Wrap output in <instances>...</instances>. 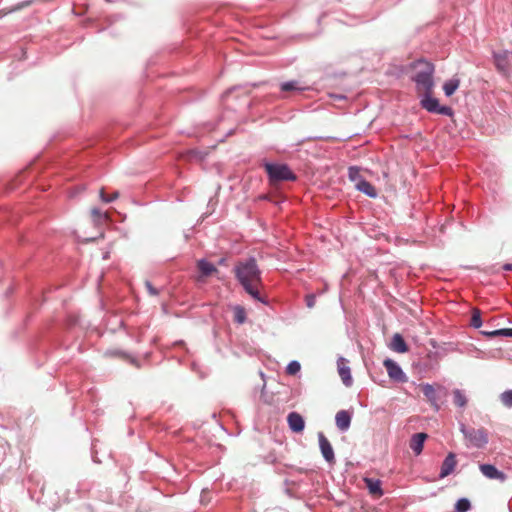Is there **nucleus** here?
Here are the masks:
<instances>
[{
	"label": "nucleus",
	"instance_id": "f257e3e1",
	"mask_svg": "<svg viewBox=\"0 0 512 512\" xmlns=\"http://www.w3.org/2000/svg\"><path fill=\"white\" fill-rule=\"evenodd\" d=\"M234 275L243 290L252 299L267 305L268 300L260 294V287L263 284L262 271L260 270L255 257L240 259L234 266Z\"/></svg>",
	"mask_w": 512,
	"mask_h": 512
},
{
	"label": "nucleus",
	"instance_id": "f03ea898",
	"mask_svg": "<svg viewBox=\"0 0 512 512\" xmlns=\"http://www.w3.org/2000/svg\"><path fill=\"white\" fill-rule=\"evenodd\" d=\"M417 71L415 75L412 77L413 81L416 83L417 90L419 92H432L434 87L433 81V73L434 66L432 63L427 61H418L416 64Z\"/></svg>",
	"mask_w": 512,
	"mask_h": 512
},
{
	"label": "nucleus",
	"instance_id": "7ed1b4c3",
	"mask_svg": "<svg viewBox=\"0 0 512 512\" xmlns=\"http://www.w3.org/2000/svg\"><path fill=\"white\" fill-rule=\"evenodd\" d=\"M270 182L294 181L296 175L286 164L264 163Z\"/></svg>",
	"mask_w": 512,
	"mask_h": 512
},
{
	"label": "nucleus",
	"instance_id": "20e7f679",
	"mask_svg": "<svg viewBox=\"0 0 512 512\" xmlns=\"http://www.w3.org/2000/svg\"><path fill=\"white\" fill-rule=\"evenodd\" d=\"M460 431L472 447L483 448L488 443V434L483 428H468L462 423L460 424Z\"/></svg>",
	"mask_w": 512,
	"mask_h": 512
},
{
	"label": "nucleus",
	"instance_id": "39448f33",
	"mask_svg": "<svg viewBox=\"0 0 512 512\" xmlns=\"http://www.w3.org/2000/svg\"><path fill=\"white\" fill-rule=\"evenodd\" d=\"M431 93L432 92H424V95L420 101L422 108L430 113L449 117L453 116V109L449 106L440 105L438 99L432 97Z\"/></svg>",
	"mask_w": 512,
	"mask_h": 512
},
{
	"label": "nucleus",
	"instance_id": "423d86ee",
	"mask_svg": "<svg viewBox=\"0 0 512 512\" xmlns=\"http://www.w3.org/2000/svg\"><path fill=\"white\" fill-rule=\"evenodd\" d=\"M383 365L385 366L387 373L392 380L400 383L407 381V377L402 368L394 360L387 358L384 360Z\"/></svg>",
	"mask_w": 512,
	"mask_h": 512
},
{
	"label": "nucleus",
	"instance_id": "0eeeda50",
	"mask_svg": "<svg viewBox=\"0 0 512 512\" xmlns=\"http://www.w3.org/2000/svg\"><path fill=\"white\" fill-rule=\"evenodd\" d=\"M512 53L508 51H499L493 53V59L497 70L503 74L508 73Z\"/></svg>",
	"mask_w": 512,
	"mask_h": 512
},
{
	"label": "nucleus",
	"instance_id": "6e6552de",
	"mask_svg": "<svg viewBox=\"0 0 512 512\" xmlns=\"http://www.w3.org/2000/svg\"><path fill=\"white\" fill-rule=\"evenodd\" d=\"M318 440H319V447H320L323 458L328 463H334L335 455H334V451H333L332 445L330 444L329 440L325 437V435L322 432L318 433Z\"/></svg>",
	"mask_w": 512,
	"mask_h": 512
},
{
	"label": "nucleus",
	"instance_id": "1a4fd4ad",
	"mask_svg": "<svg viewBox=\"0 0 512 512\" xmlns=\"http://www.w3.org/2000/svg\"><path fill=\"white\" fill-rule=\"evenodd\" d=\"M456 465V455L453 452L448 453L442 462L439 478L443 479L453 473Z\"/></svg>",
	"mask_w": 512,
	"mask_h": 512
},
{
	"label": "nucleus",
	"instance_id": "9d476101",
	"mask_svg": "<svg viewBox=\"0 0 512 512\" xmlns=\"http://www.w3.org/2000/svg\"><path fill=\"white\" fill-rule=\"evenodd\" d=\"M289 428L295 432L300 433L305 428V421L303 417L297 412H290L287 416Z\"/></svg>",
	"mask_w": 512,
	"mask_h": 512
},
{
	"label": "nucleus",
	"instance_id": "9b49d317",
	"mask_svg": "<svg viewBox=\"0 0 512 512\" xmlns=\"http://www.w3.org/2000/svg\"><path fill=\"white\" fill-rule=\"evenodd\" d=\"M479 468L482 474L488 479H498L502 482L506 479L505 474L492 464H481Z\"/></svg>",
	"mask_w": 512,
	"mask_h": 512
},
{
	"label": "nucleus",
	"instance_id": "f8f14e48",
	"mask_svg": "<svg viewBox=\"0 0 512 512\" xmlns=\"http://www.w3.org/2000/svg\"><path fill=\"white\" fill-rule=\"evenodd\" d=\"M336 426L340 431H347L351 424V415L346 410L337 412L335 416Z\"/></svg>",
	"mask_w": 512,
	"mask_h": 512
},
{
	"label": "nucleus",
	"instance_id": "ddd939ff",
	"mask_svg": "<svg viewBox=\"0 0 512 512\" xmlns=\"http://www.w3.org/2000/svg\"><path fill=\"white\" fill-rule=\"evenodd\" d=\"M426 438L427 434L422 432L416 433L411 437L409 446L415 455L421 454Z\"/></svg>",
	"mask_w": 512,
	"mask_h": 512
},
{
	"label": "nucleus",
	"instance_id": "4468645a",
	"mask_svg": "<svg viewBox=\"0 0 512 512\" xmlns=\"http://www.w3.org/2000/svg\"><path fill=\"white\" fill-rule=\"evenodd\" d=\"M355 187L358 191L364 193L366 196L370 198H376L377 197V190L376 188L367 180L360 179L356 184Z\"/></svg>",
	"mask_w": 512,
	"mask_h": 512
},
{
	"label": "nucleus",
	"instance_id": "2eb2a0df",
	"mask_svg": "<svg viewBox=\"0 0 512 512\" xmlns=\"http://www.w3.org/2000/svg\"><path fill=\"white\" fill-rule=\"evenodd\" d=\"M364 482H365L366 488L368 489V491L371 495L378 496V497L383 495L381 481L379 479L365 477Z\"/></svg>",
	"mask_w": 512,
	"mask_h": 512
},
{
	"label": "nucleus",
	"instance_id": "dca6fc26",
	"mask_svg": "<svg viewBox=\"0 0 512 512\" xmlns=\"http://www.w3.org/2000/svg\"><path fill=\"white\" fill-rule=\"evenodd\" d=\"M338 373L345 386L349 387L352 384V377L350 368L344 364V358L338 360Z\"/></svg>",
	"mask_w": 512,
	"mask_h": 512
},
{
	"label": "nucleus",
	"instance_id": "f3484780",
	"mask_svg": "<svg viewBox=\"0 0 512 512\" xmlns=\"http://www.w3.org/2000/svg\"><path fill=\"white\" fill-rule=\"evenodd\" d=\"M390 348L397 353H405L408 351V346L401 334L396 333L392 337Z\"/></svg>",
	"mask_w": 512,
	"mask_h": 512
},
{
	"label": "nucleus",
	"instance_id": "a211bd4d",
	"mask_svg": "<svg viewBox=\"0 0 512 512\" xmlns=\"http://www.w3.org/2000/svg\"><path fill=\"white\" fill-rule=\"evenodd\" d=\"M421 390L423 395L427 398V400L438 409V398L434 386L429 383H426L421 386Z\"/></svg>",
	"mask_w": 512,
	"mask_h": 512
},
{
	"label": "nucleus",
	"instance_id": "6ab92c4d",
	"mask_svg": "<svg viewBox=\"0 0 512 512\" xmlns=\"http://www.w3.org/2000/svg\"><path fill=\"white\" fill-rule=\"evenodd\" d=\"M197 267H198L201 275L204 277H209L213 273L218 272L217 268L212 263L207 261L206 259L198 260Z\"/></svg>",
	"mask_w": 512,
	"mask_h": 512
},
{
	"label": "nucleus",
	"instance_id": "aec40b11",
	"mask_svg": "<svg viewBox=\"0 0 512 512\" xmlns=\"http://www.w3.org/2000/svg\"><path fill=\"white\" fill-rule=\"evenodd\" d=\"M92 220L95 226L101 227L105 223L108 222L109 216L106 212H102L98 208H93L91 210Z\"/></svg>",
	"mask_w": 512,
	"mask_h": 512
},
{
	"label": "nucleus",
	"instance_id": "412c9836",
	"mask_svg": "<svg viewBox=\"0 0 512 512\" xmlns=\"http://www.w3.org/2000/svg\"><path fill=\"white\" fill-rule=\"evenodd\" d=\"M280 89L283 92L297 91L302 92L307 89L306 86L300 84L297 80L287 81L280 84Z\"/></svg>",
	"mask_w": 512,
	"mask_h": 512
},
{
	"label": "nucleus",
	"instance_id": "4be33fe9",
	"mask_svg": "<svg viewBox=\"0 0 512 512\" xmlns=\"http://www.w3.org/2000/svg\"><path fill=\"white\" fill-rule=\"evenodd\" d=\"M459 85H460V79L457 77H453V78L445 81L443 84V90H444L445 95L447 97L452 96L455 93V91L458 89Z\"/></svg>",
	"mask_w": 512,
	"mask_h": 512
},
{
	"label": "nucleus",
	"instance_id": "5701e85b",
	"mask_svg": "<svg viewBox=\"0 0 512 512\" xmlns=\"http://www.w3.org/2000/svg\"><path fill=\"white\" fill-rule=\"evenodd\" d=\"M453 403L459 408H465L468 403V398L463 390L454 389L452 391Z\"/></svg>",
	"mask_w": 512,
	"mask_h": 512
},
{
	"label": "nucleus",
	"instance_id": "b1692460",
	"mask_svg": "<svg viewBox=\"0 0 512 512\" xmlns=\"http://www.w3.org/2000/svg\"><path fill=\"white\" fill-rule=\"evenodd\" d=\"M234 321L238 324H243L246 321V311L242 306L234 307Z\"/></svg>",
	"mask_w": 512,
	"mask_h": 512
},
{
	"label": "nucleus",
	"instance_id": "393cba45",
	"mask_svg": "<svg viewBox=\"0 0 512 512\" xmlns=\"http://www.w3.org/2000/svg\"><path fill=\"white\" fill-rule=\"evenodd\" d=\"M470 508L471 504L467 498H461L455 504L456 512H467Z\"/></svg>",
	"mask_w": 512,
	"mask_h": 512
},
{
	"label": "nucleus",
	"instance_id": "a878e982",
	"mask_svg": "<svg viewBox=\"0 0 512 512\" xmlns=\"http://www.w3.org/2000/svg\"><path fill=\"white\" fill-rule=\"evenodd\" d=\"M348 177L352 182H355V184L360 180L364 179L360 174V169L356 166H351L348 169Z\"/></svg>",
	"mask_w": 512,
	"mask_h": 512
},
{
	"label": "nucleus",
	"instance_id": "bb28decb",
	"mask_svg": "<svg viewBox=\"0 0 512 512\" xmlns=\"http://www.w3.org/2000/svg\"><path fill=\"white\" fill-rule=\"evenodd\" d=\"M470 324L472 327H474L476 329H478L482 326L481 314L478 309H475L473 311Z\"/></svg>",
	"mask_w": 512,
	"mask_h": 512
},
{
	"label": "nucleus",
	"instance_id": "cd10ccee",
	"mask_svg": "<svg viewBox=\"0 0 512 512\" xmlns=\"http://www.w3.org/2000/svg\"><path fill=\"white\" fill-rule=\"evenodd\" d=\"M502 404L508 408L512 407V390H506L500 395Z\"/></svg>",
	"mask_w": 512,
	"mask_h": 512
},
{
	"label": "nucleus",
	"instance_id": "c85d7f7f",
	"mask_svg": "<svg viewBox=\"0 0 512 512\" xmlns=\"http://www.w3.org/2000/svg\"><path fill=\"white\" fill-rule=\"evenodd\" d=\"M300 369H301L300 363L296 360H293L287 365L286 372L289 375H295L300 371Z\"/></svg>",
	"mask_w": 512,
	"mask_h": 512
},
{
	"label": "nucleus",
	"instance_id": "c756f323",
	"mask_svg": "<svg viewBox=\"0 0 512 512\" xmlns=\"http://www.w3.org/2000/svg\"><path fill=\"white\" fill-rule=\"evenodd\" d=\"M481 333L489 338H494L497 336H505V328L497 329V330H493V331H482Z\"/></svg>",
	"mask_w": 512,
	"mask_h": 512
},
{
	"label": "nucleus",
	"instance_id": "7c9ffc66",
	"mask_svg": "<svg viewBox=\"0 0 512 512\" xmlns=\"http://www.w3.org/2000/svg\"><path fill=\"white\" fill-rule=\"evenodd\" d=\"M118 196H119V193L117 191L114 192L110 196H106L103 189H101V191H100V198L105 203H110V202L114 201L115 199L118 198Z\"/></svg>",
	"mask_w": 512,
	"mask_h": 512
},
{
	"label": "nucleus",
	"instance_id": "2f4dec72",
	"mask_svg": "<svg viewBox=\"0 0 512 512\" xmlns=\"http://www.w3.org/2000/svg\"><path fill=\"white\" fill-rule=\"evenodd\" d=\"M306 305L308 308H313L316 303V296L315 294H308L305 298Z\"/></svg>",
	"mask_w": 512,
	"mask_h": 512
},
{
	"label": "nucleus",
	"instance_id": "473e14b6",
	"mask_svg": "<svg viewBox=\"0 0 512 512\" xmlns=\"http://www.w3.org/2000/svg\"><path fill=\"white\" fill-rule=\"evenodd\" d=\"M145 286H146V288H147V290H148V293H149L150 295H152V296H156V295H158L159 291H158L155 287H153V285L151 284V282L146 281V282H145Z\"/></svg>",
	"mask_w": 512,
	"mask_h": 512
},
{
	"label": "nucleus",
	"instance_id": "72a5a7b5",
	"mask_svg": "<svg viewBox=\"0 0 512 512\" xmlns=\"http://www.w3.org/2000/svg\"><path fill=\"white\" fill-rule=\"evenodd\" d=\"M505 336L512 337V328H505Z\"/></svg>",
	"mask_w": 512,
	"mask_h": 512
},
{
	"label": "nucleus",
	"instance_id": "f704fd0d",
	"mask_svg": "<svg viewBox=\"0 0 512 512\" xmlns=\"http://www.w3.org/2000/svg\"><path fill=\"white\" fill-rule=\"evenodd\" d=\"M503 268L504 270L512 271V264H505Z\"/></svg>",
	"mask_w": 512,
	"mask_h": 512
},
{
	"label": "nucleus",
	"instance_id": "c9c22d12",
	"mask_svg": "<svg viewBox=\"0 0 512 512\" xmlns=\"http://www.w3.org/2000/svg\"><path fill=\"white\" fill-rule=\"evenodd\" d=\"M218 264H219V265H225V264H226V259H225V258H221V259L218 261Z\"/></svg>",
	"mask_w": 512,
	"mask_h": 512
}]
</instances>
